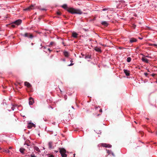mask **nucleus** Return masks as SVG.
Wrapping results in <instances>:
<instances>
[{"instance_id": "obj_38", "label": "nucleus", "mask_w": 157, "mask_h": 157, "mask_svg": "<svg viewBox=\"0 0 157 157\" xmlns=\"http://www.w3.org/2000/svg\"><path fill=\"white\" fill-rule=\"evenodd\" d=\"M98 108V107H96V106H95V109H96L97 108Z\"/></svg>"}, {"instance_id": "obj_35", "label": "nucleus", "mask_w": 157, "mask_h": 157, "mask_svg": "<svg viewBox=\"0 0 157 157\" xmlns=\"http://www.w3.org/2000/svg\"><path fill=\"white\" fill-rule=\"evenodd\" d=\"M112 155L113 156H115V155H114V153H112Z\"/></svg>"}, {"instance_id": "obj_43", "label": "nucleus", "mask_w": 157, "mask_h": 157, "mask_svg": "<svg viewBox=\"0 0 157 157\" xmlns=\"http://www.w3.org/2000/svg\"><path fill=\"white\" fill-rule=\"evenodd\" d=\"M139 39H142V38H139Z\"/></svg>"}, {"instance_id": "obj_17", "label": "nucleus", "mask_w": 157, "mask_h": 157, "mask_svg": "<svg viewBox=\"0 0 157 157\" xmlns=\"http://www.w3.org/2000/svg\"><path fill=\"white\" fill-rule=\"evenodd\" d=\"M78 34L76 33H73L72 34V36L74 38H77Z\"/></svg>"}, {"instance_id": "obj_32", "label": "nucleus", "mask_w": 157, "mask_h": 157, "mask_svg": "<svg viewBox=\"0 0 157 157\" xmlns=\"http://www.w3.org/2000/svg\"><path fill=\"white\" fill-rule=\"evenodd\" d=\"M6 152L7 153H9L10 152V151L8 149H7V150H6Z\"/></svg>"}, {"instance_id": "obj_11", "label": "nucleus", "mask_w": 157, "mask_h": 157, "mask_svg": "<svg viewBox=\"0 0 157 157\" xmlns=\"http://www.w3.org/2000/svg\"><path fill=\"white\" fill-rule=\"evenodd\" d=\"M137 41V40L134 38H131L130 40V42L131 43H132L133 42H135Z\"/></svg>"}, {"instance_id": "obj_46", "label": "nucleus", "mask_w": 157, "mask_h": 157, "mask_svg": "<svg viewBox=\"0 0 157 157\" xmlns=\"http://www.w3.org/2000/svg\"><path fill=\"white\" fill-rule=\"evenodd\" d=\"M146 56L147 57H149L148 56Z\"/></svg>"}, {"instance_id": "obj_16", "label": "nucleus", "mask_w": 157, "mask_h": 157, "mask_svg": "<svg viewBox=\"0 0 157 157\" xmlns=\"http://www.w3.org/2000/svg\"><path fill=\"white\" fill-rule=\"evenodd\" d=\"M34 149L38 152H40V150L37 147L35 146L34 147Z\"/></svg>"}, {"instance_id": "obj_4", "label": "nucleus", "mask_w": 157, "mask_h": 157, "mask_svg": "<svg viewBox=\"0 0 157 157\" xmlns=\"http://www.w3.org/2000/svg\"><path fill=\"white\" fill-rule=\"evenodd\" d=\"M21 35L25 37H28L30 38H32L33 37V35L30 33H25L24 35L21 34Z\"/></svg>"}, {"instance_id": "obj_13", "label": "nucleus", "mask_w": 157, "mask_h": 157, "mask_svg": "<svg viewBox=\"0 0 157 157\" xmlns=\"http://www.w3.org/2000/svg\"><path fill=\"white\" fill-rule=\"evenodd\" d=\"M63 54H64V56L66 57H68L69 56V53L67 52H66V51L64 52H63Z\"/></svg>"}, {"instance_id": "obj_15", "label": "nucleus", "mask_w": 157, "mask_h": 157, "mask_svg": "<svg viewBox=\"0 0 157 157\" xmlns=\"http://www.w3.org/2000/svg\"><path fill=\"white\" fill-rule=\"evenodd\" d=\"M94 50L97 52H101V49L99 48L96 47L94 48Z\"/></svg>"}, {"instance_id": "obj_24", "label": "nucleus", "mask_w": 157, "mask_h": 157, "mask_svg": "<svg viewBox=\"0 0 157 157\" xmlns=\"http://www.w3.org/2000/svg\"><path fill=\"white\" fill-rule=\"evenodd\" d=\"M54 44V42H50L49 45V46H52Z\"/></svg>"}, {"instance_id": "obj_50", "label": "nucleus", "mask_w": 157, "mask_h": 157, "mask_svg": "<svg viewBox=\"0 0 157 157\" xmlns=\"http://www.w3.org/2000/svg\"><path fill=\"white\" fill-rule=\"evenodd\" d=\"M6 88V87H4V88Z\"/></svg>"}, {"instance_id": "obj_10", "label": "nucleus", "mask_w": 157, "mask_h": 157, "mask_svg": "<svg viewBox=\"0 0 157 157\" xmlns=\"http://www.w3.org/2000/svg\"><path fill=\"white\" fill-rule=\"evenodd\" d=\"M25 86H27L28 87H30L31 86V85L29 82H25Z\"/></svg>"}, {"instance_id": "obj_12", "label": "nucleus", "mask_w": 157, "mask_h": 157, "mask_svg": "<svg viewBox=\"0 0 157 157\" xmlns=\"http://www.w3.org/2000/svg\"><path fill=\"white\" fill-rule=\"evenodd\" d=\"M141 59H142V60L143 62H146V63H148V60L146 58H145L144 57H142Z\"/></svg>"}, {"instance_id": "obj_48", "label": "nucleus", "mask_w": 157, "mask_h": 157, "mask_svg": "<svg viewBox=\"0 0 157 157\" xmlns=\"http://www.w3.org/2000/svg\"><path fill=\"white\" fill-rule=\"evenodd\" d=\"M6 88V87H4V88Z\"/></svg>"}, {"instance_id": "obj_44", "label": "nucleus", "mask_w": 157, "mask_h": 157, "mask_svg": "<svg viewBox=\"0 0 157 157\" xmlns=\"http://www.w3.org/2000/svg\"><path fill=\"white\" fill-rule=\"evenodd\" d=\"M153 44H150V45H153Z\"/></svg>"}, {"instance_id": "obj_19", "label": "nucleus", "mask_w": 157, "mask_h": 157, "mask_svg": "<svg viewBox=\"0 0 157 157\" xmlns=\"http://www.w3.org/2000/svg\"><path fill=\"white\" fill-rule=\"evenodd\" d=\"M48 146L50 148H52V143L51 142H49L48 143Z\"/></svg>"}, {"instance_id": "obj_3", "label": "nucleus", "mask_w": 157, "mask_h": 157, "mask_svg": "<svg viewBox=\"0 0 157 157\" xmlns=\"http://www.w3.org/2000/svg\"><path fill=\"white\" fill-rule=\"evenodd\" d=\"M34 6L31 5V6L26 8H25L23 9L24 11H30L31 10L34 9Z\"/></svg>"}, {"instance_id": "obj_25", "label": "nucleus", "mask_w": 157, "mask_h": 157, "mask_svg": "<svg viewBox=\"0 0 157 157\" xmlns=\"http://www.w3.org/2000/svg\"><path fill=\"white\" fill-rule=\"evenodd\" d=\"M57 14L58 15H60L61 14V13L60 11H57Z\"/></svg>"}, {"instance_id": "obj_40", "label": "nucleus", "mask_w": 157, "mask_h": 157, "mask_svg": "<svg viewBox=\"0 0 157 157\" xmlns=\"http://www.w3.org/2000/svg\"><path fill=\"white\" fill-rule=\"evenodd\" d=\"M12 148V147H9V149H11Z\"/></svg>"}, {"instance_id": "obj_22", "label": "nucleus", "mask_w": 157, "mask_h": 157, "mask_svg": "<svg viewBox=\"0 0 157 157\" xmlns=\"http://www.w3.org/2000/svg\"><path fill=\"white\" fill-rule=\"evenodd\" d=\"M85 59H87L88 58L90 59V56L88 55L87 56H86L85 57Z\"/></svg>"}, {"instance_id": "obj_2", "label": "nucleus", "mask_w": 157, "mask_h": 157, "mask_svg": "<svg viewBox=\"0 0 157 157\" xmlns=\"http://www.w3.org/2000/svg\"><path fill=\"white\" fill-rule=\"evenodd\" d=\"M60 152L62 157H67V155L66 154V151L64 148H62L60 149Z\"/></svg>"}, {"instance_id": "obj_26", "label": "nucleus", "mask_w": 157, "mask_h": 157, "mask_svg": "<svg viewBox=\"0 0 157 157\" xmlns=\"http://www.w3.org/2000/svg\"><path fill=\"white\" fill-rule=\"evenodd\" d=\"M48 157H54V156L53 155H49Z\"/></svg>"}, {"instance_id": "obj_1", "label": "nucleus", "mask_w": 157, "mask_h": 157, "mask_svg": "<svg viewBox=\"0 0 157 157\" xmlns=\"http://www.w3.org/2000/svg\"><path fill=\"white\" fill-rule=\"evenodd\" d=\"M62 7L66 10L67 11L72 14H81L82 13L81 11L79 9H75L73 8H68L67 5L66 4L63 5Z\"/></svg>"}, {"instance_id": "obj_18", "label": "nucleus", "mask_w": 157, "mask_h": 157, "mask_svg": "<svg viewBox=\"0 0 157 157\" xmlns=\"http://www.w3.org/2000/svg\"><path fill=\"white\" fill-rule=\"evenodd\" d=\"M25 150V149L23 148H20V151L21 152V153H24V152Z\"/></svg>"}, {"instance_id": "obj_42", "label": "nucleus", "mask_w": 157, "mask_h": 157, "mask_svg": "<svg viewBox=\"0 0 157 157\" xmlns=\"http://www.w3.org/2000/svg\"><path fill=\"white\" fill-rule=\"evenodd\" d=\"M63 16L64 17H65V18H66V16Z\"/></svg>"}, {"instance_id": "obj_29", "label": "nucleus", "mask_w": 157, "mask_h": 157, "mask_svg": "<svg viewBox=\"0 0 157 157\" xmlns=\"http://www.w3.org/2000/svg\"><path fill=\"white\" fill-rule=\"evenodd\" d=\"M74 65V63H71L70 64L68 65V66H71Z\"/></svg>"}, {"instance_id": "obj_5", "label": "nucleus", "mask_w": 157, "mask_h": 157, "mask_svg": "<svg viewBox=\"0 0 157 157\" xmlns=\"http://www.w3.org/2000/svg\"><path fill=\"white\" fill-rule=\"evenodd\" d=\"M21 20L20 19L17 20L13 22V23L17 25H20L21 23Z\"/></svg>"}, {"instance_id": "obj_34", "label": "nucleus", "mask_w": 157, "mask_h": 157, "mask_svg": "<svg viewBox=\"0 0 157 157\" xmlns=\"http://www.w3.org/2000/svg\"><path fill=\"white\" fill-rule=\"evenodd\" d=\"M48 50L50 52H51L52 51V50H50L49 48H48Z\"/></svg>"}, {"instance_id": "obj_27", "label": "nucleus", "mask_w": 157, "mask_h": 157, "mask_svg": "<svg viewBox=\"0 0 157 157\" xmlns=\"http://www.w3.org/2000/svg\"><path fill=\"white\" fill-rule=\"evenodd\" d=\"M108 154H110V151L109 150H106Z\"/></svg>"}, {"instance_id": "obj_8", "label": "nucleus", "mask_w": 157, "mask_h": 157, "mask_svg": "<svg viewBox=\"0 0 157 157\" xmlns=\"http://www.w3.org/2000/svg\"><path fill=\"white\" fill-rule=\"evenodd\" d=\"M29 103L30 105H32L34 103V101L33 99L32 98H30L29 99Z\"/></svg>"}, {"instance_id": "obj_37", "label": "nucleus", "mask_w": 157, "mask_h": 157, "mask_svg": "<svg viewBox=\"0 0 157 157\" xmlns=\"http://www.w3.org/2000/svg\"><path fill=\"white\" fill-rule=\"evenodd\" d=\"M70 62L71 63H72V62H73V61H72V59H71V60H70Z\"/></svg>"}, {"instance_id": "obj_23", "label": "nucleus", "mask_w": 157, "mask_h": 157, "mask_svg": "<svg viewBox=\"0 0 157 157\" xmlns=\"http://www.w3.org/2000/svg\"><path fill=\"white\" fill-rule=\"evenodd\" d=\"M11 27H12V28H13L15 27V25H14V24L13 23V22L12 23V24L11 25Z\"/></svg>"}, {"instance_id": "obj_9", "label": "nucleus", "mask_w": 157, "mask_h": 157, "mask_svg": "<svg viewBox=\"0 0 157 157\" xmlns=\"http://www.w3.org/2000/svg\"><path fill=\"white\" fill-rule=\"evenodd\" d=\"M124 71L126 76H128L130 75V71H129L124 69Z\"/></svg>"}, {"instance_id": "obj_20", "label": "nucleus", "mask_w": 157, "mask_h": 157, "mask_svg": "<svg viewBox=\"0 0 157 157\" xmlns=\"http://www.w3.org/2000/svg\"><path fill=\"white\" fill-rule=\"evenodd\" d=\"M17 107V105H13V106L12 107H11V109H12L13 110H14V109L15 108V107Z\"/></svg>"}, {"instance_id": "obj_7", "label": "nucleus", "mask_w": 157, "mask_h": 157, "mask_svg": "<svg viewBox=\"0 0 157 157\" xmlns=\"http://www.w3.org/2000/svg\"><path fill=\"white\" fill-rule=\"evenodd\" d=\"M33 126L35 127V125L33 123H29L28 126V128H31Z\"/></svg>"}, {"instance_id": "obj_41", "label": "nucleus", "mask_w": 157, "mask_h": 157, "mask_svg": "<svg viewBox=\"0 0 157 157\" xmlns=\"http://www.w3.org/2000/svg\"><path fill=\"white\" fill-rule=\"evenodd\" d=\"M106 10V9H103V10Z\"/></svg>"}, {"instance_id": "obj_6", "label": "nucleus", "mask_w": 157, "mask_h": 157, "mask_svg": "<svg viewBox=\"0 0 157 157\" xmlns=\"http://www.w3.org/2000/svg\"><path fill=\"white\" fill-rule=\"evenodd\" d=\"M102 146L110 148L112 147V146L109 144H107L105 143H102L101 144Z\"/></svg>"}, {"instance_id": "obj_28", "label": "nucleus", "mask_w": 157, "mask_h": 157, "mask_svg": "<svg viewBox=\"0 0 157 157\" xmlns=\"http://www.w3.org/2000/svg\"><path fill=\"white\" fill-rule=\"evenodd\" d=\"M40 10H46L44 8H40Z\"/></svg>"}, {"instance_id": "obj_53", "label": "nucleus", "mask_w": 157, "mask_h": 157, "mask_svg": "<svg viewBox=\"0 0 157 157\" xmlns=\"http://www.w3.org/2000/svg\"><path fill=\"white\" fill-rule=\"evenodd\" d=\"M156 82H157V81Z\"/></svg>"}, {"instance_id": "obj_36", "label": "nucleus", "mask_w": 157, "mask_h": 157, "mask_svg": "<svg viewBox=\"0 0 157 157\" xmlns=\"http://www.w3.org/2000/svg\"><path fill=\"white\" fill-rule=\"evenodd\" d=\"M153 45H154V46H157V44H153Z\"/></svg>"}, {"instance_id": "obj_33", "label": "nucleus", "mask_w": 157, "mask_h": 157, "mask_svg": "<svg viewBox=\"0 0 157 157\" xmlns=\"http://www.w3.org/2000/svg\"><path fill=\"white\" fill-rule=\"evenodd\" d=\"M99 112L101 113H102V109H101L100 110H99Z\"/></svg>"}, {"instance_id": "obj_14", "label": "nucleus", "mask_w": 157, "mask_h": 157, "mask_svg": "<svg viewBox=\"0 0 157 157\" xmlns=\"http://www.w3.org/2000/svg\"><path fill=\"white\" fill-rule=\"evenodd\" d=\"M101 24L105 26H107L108 25V23L105 21H102L101 23Z\"/></svg>"}, {"instance_id": "obj_45", "label": "nucleus", "mask_w": 157, "mask_h": 157, "mask_svg": "<svg viewBox=\"0 0 157 157\" xmlns=\"http://www.w3.org/2000/svg\"><path fill=\"white\" fill-rule=\"evenodd\" d=\"M74 157H75V154H74Z\"/></svg>"}, {"instance_id": "obj_47", "label": "nucleus", "mask_w": 157, "mask_h": 157, "mask_svg": "<svg viewBox=\"0 0 157 157\" xmlns=\"http://www.w3.org/2000/svg\"><path fill=\"white\" fill-rule=\"evenodd\" d=\"M134 122H135V123H136V122L135 121H134Z\"/></svg>"}, {"instance_id": "obj_39", "label": "nucleus", "mask_w": 157, "mask_h": 157, "mask_svg": "<svg viewBox=\"0 0 157 157\" xmlns=\"http://www.w3.org/2000/svg\"><path fill=\"white\" fill-rule=\"evenodd\" d=\"M62 60H63V61H65V59H63Z\"/></svg>"}, {"instance_id": "obj_49", "label": "nucleus", "mask_w": 157, "mask_h": 157, "mask_svg": "<svg viewBox=\"0 0 157 157\" xmlns=\"http://www.w3.org/2000/svg\"><path fill=\"white\" fill-rule=\"evenodd\" d=\"M6 88V87H4V88Z\"/></svg>"}, {"instance_id": "obj_30", "label": "nucleus", "mask_w": 157, "mask_h": 157, "mask_svg": "<svg viewBox=\"0 0 157 157\" xmlns=\"http://www.w3.org/2000/svg\"><path fill=\"white\" fill-rule=\"evenodd\" d=\"M156 75V74H151V76H152V77H154Z\"/></svg>"}, {"instance_id": "obj_52", "label": "nucleus", "mask_w": 157, "mask_h": 157, "mask_svg": "<svg viewBox=\"0 0 157 157\" xmlns=\"http://www.w3.org/2000/svg\"><path fill=\"white\" fill-rule=\"evenodd\" d=\"M20 83H18L19 84H20Z\"/></svg>"}, {"instance_id": "obj_21", "label": "nucleus", "mask_w": 157, "mask_h": 157, "mask_svg": "<svg viewBox=\"0 0 157 157\" xmlns=\"http://www.w3.org/2000/svg\"><path fill=\"white\" fill-rule=\"evenodd\" d=\"M131 59L130 57H128L127 58V62H130L131 61Z\"/></svg>"}, {"instance_id": "obj_31", "label": "nucleus", "mask_w": 157, "mask_h": 157, "mask_svg": "<svg viewBox=\"0 0 157 157\" xmlns=\"http://www.w3.org/2000/svg\"><path fill=\"white\" fill-rule=\"evenodd\" d=\"M144 75L146 76H147L148 75V74L147 73H144Z\"/></svg>"}, {"instance_id": "obj_51", "label": "nucleus", "mask_w": 157, "mask_h": 157, "mask_svg": "<svg viewBox=\"0 0 157 157\" xmlns=\"http://www.w3.org/2000/svg\"><path fill=\"white\" fill-rule=\"evenodd\" d=\"M147 120H148V119H148V118H147Z\"/></svg>"}]
</instances>
